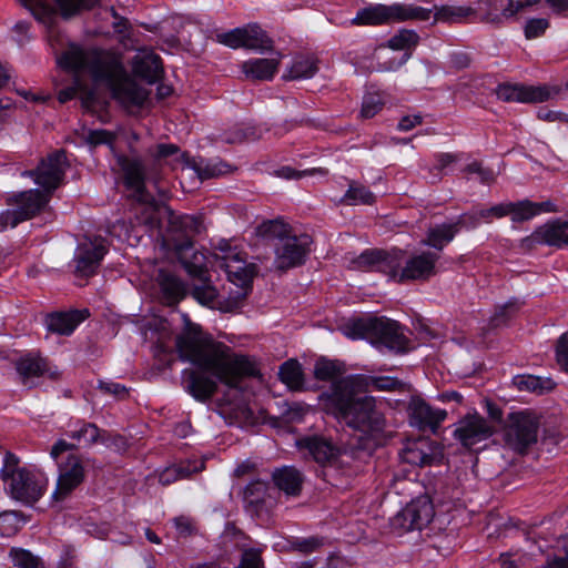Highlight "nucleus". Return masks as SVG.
<instances>
[{
	"label": "nucleus",
	"instance_id": "1",
	"mask_svg": "<svg viewBox=\"0 0 568 568\" xmlns=\"http://www.w3.org/2000/svg\"><path fill=\"white\" fill-rule=\"evenodd\" d=\"M175 346L182 361H187L201 372L186 368L182 372L184 389L195 399L205 402L217 389L216 381L209 377L211 373L219 382L236 388L244 377L257 374L255 365L244 355H233L223 343L210 342L202 336L201 327L187 322L176 336Z\"/></svg>",
	"mask_w": 568,
	"mask_h": 568
},
{
	"label": "nucleus",
	"instance_id": "2",
	"mask_svg": "<svg viewBox=\"0 0 568 568\" xmlns=\"http://www.w3.org/2000/svg\"><path fill=\"white\" fill-rule=\"evenodd\" d=\"M59 63L70 70L88 72L95 82H104L112 97L126 109L142 106L149 97V91L131 79L120 60L106 51L72 43Z\"/></svg>",
	"mask_w": 568,
	"mask_h": 568
},
{
	"label": "nucleus",
	"instance_id": "3",
	"mask_svg": "<svg viewBox=\"0 0 568 568\" xmlns=\"http://www.w3.org/2000/svg\"><path fill=\"white\" fill-rule=\"evenodd\" d=\"M353 385L344 387L343 378L332 384L331 390L321 395L327 413L341 424L365 435H375L385 427V418L375 407L371 396H359Z\"/></svg>",
	"mask_w": 568,
	"mask_h": 568
},
{
	"label": "nucleus",
	"instance_id": "4",
	"mask_svg": "<svg viewBox=\"0 0 568 568\" xmlns=\"http://www.w3.org/2000/svg\"><path fill=\"white\" fill-rule=\"evenodd\" d=\"M120 165L124 175V184L134 191L138 200L135 220L146 232L161 229L162 219L168 207L161 206L145 189V173L143 163L136 159L122 158Z\"/></svg>",
	"mask_w": 568,
	"mask_h": 568
},
{
	"label": "nucleus",
	"instance_id": "5",
	"mask_svg": "<svg viewBox=\"0 0 568 568\" xmlns=\"http://www.w3.org/2000/svg\"><path fill=\"white\" fill-rule=\"evenodd\" d=\"M351 339H366L378 349L390 348V321L385 316L353 317L339 326Z\"/></svg>",
	"mask_w": 568,
	"mask_h": 568
},
{
	"label": "nucleus",
	"instance_id": "6",
	"mask_svg": "<svg viewBox=\"0 0 568 568\" xmlns=\"http://www.w3.org/2000/svg\"><path fill=\"white\" fill-rule=\"evenodd\" d=\"M539 426V418L532 412L510 413L504 428L505 442L515 452L524 454L537 442Z\"/></svg>",
	"mask_w": 568,
	"mask_h": 568
},
{
	"label": "nucleus",
	"instance_id": "7",
	"mask_svg": "<svg viewBox=\"0 0 568 568\" xmlns=\"http://www.w3.org/2000/svg\"><path fill=\"white\" fill-rule=\"evenodd\" d=\"M70 164L64 150H55L41 159L38 166L21 173L22 176L32 178L45 194H51L63 184Z\"/></svg>",
	"mask_w": 568,
	"mask_h": 568
},
{
	"label": "nucleus",
	"instance_id": "8",
	"mask_svg": "<svg viewBox=\"0 0 568 568\" xmlns=\"http://www.w3.org/2000/svg\"><path fill=\"white\" fill-rule=\"evenodd\" d=\"M48 477L40 470L22 467L9 480L10 496L26 506H33L48 487Z\"/></svg>",
	"mask_w": 568,
	"mask_h": 568
},
{
	"label": "nucleus",
	"instance_id": "9",
	"mask_svg": "<svg viewBox=\"0 0 568 568\" xmlns=\"http://www.w3.org/2000/svg\"><path fill=\"white\" fill-rule=\"evenodd\" d=\"M435 515L432 500L427 496H419L408 503L393 517V535L402 536L413 530H422Z\"/></svg>",
	"mask_w": 568,
	"mask_h": 568
},
{
	"label": "nucleus",
	"instance_id": "10",
	"mask_svg": "<svg viewBox=\"0 0 568 568\" xmlns=\"http://www.w3.org/2000/svg\"><path fill=\"white\" fill-rule=\"evenodd\" d=\"M540 0H508L506 7L498 0H477L473 3L471 21L500 24L504 20L515 17L528 7L537 4Z\"/></svg>",
	"mask_w": 568,
	"mask_h": 568
},
{
	"label": "nucleus",
	"instance_id": "11",
	"mask_svg": "<svg viewBox=\"0 0 568 568\" xmlns=\"http://www.w3.org/2000/svg\"><path fill=\"white\" fill-rule=\"evenodd\" d=\"M57 466L58 479L51 499L53 503H62L84 481L85 469L81 458L73 454L58 462Z\"/></svg>",
	"mask_w": 568,
	"mask_h": 568
},
{
	"label": "nucleus",
	"instance_id": "12",
	"mask_svg": "<svg viewBox=\"0 0 568 568\" xmlns=\"http://www.w3.org/2000/svg\"><path fill=\"white\" fill-rule=\"evenodd\" d=\"M312 237L307 234L293 235L284 239L275 246V267L286 271L304 264L310 253Z\"/></svg>",
	"mask_w": 568,
	"mask_h": 568
},
{
	"label": "nucleus",
	"instance_id": "13",
	"mask_svg": "<svg viewBox=\"0 0 568 568\" xmlns=\"http://www.w3.org/2000/svg\"><path fill=\"white\" fill-rule=\"evenodd\" d=\"M220 251L223 253L219 258V265L227 275L230 282L234 283L241 288H246L251 285L255 266L248 264L242 252H237L229 247L227 243L220 245Z\"/></svg>",
	"mask_w": 568,
	"mask_h": 568
},
{
	"label": "nucleus",
	"instance_id": "14",
	"mask_svg": "<svg viewBox=\"0 0 568 568\" xmlns=\"http://www.w3.org/2000/svg\"><path fill=\"white\" fill-rule=\"evenodd\" d=\"M106 252L105 240L101 237L79 244L73 256L74 275L81 278L93 276Z\"/></svg>",
	"mask_w": 568,
	"mask_h": 568
},
{
	"label": "nucleus",
	"instance_id": "15",
	"mask_svg": "<svg viewBox=\"0 0 568 568\" xmlns=\"http://www.w3.org/2000/svg\"><path fill=\"white\" fill-rule=\"evenodd\" d=\"M169 246L173 248L189 275L197 280H206L209 276L207 255L205 252L195 250L193 241L189 236L173 239L172 242H169Z\"/></svg>",
	"mask_w": 568,
	"mask_h": 568
},
{
	"label": "nucleus",
	"instance_id": "16",
	"mask_svg": "<svg viewBox=\"0 0 568 568\" xmlns=\"http://www.w3.org/2000/svg\"><path fill=\"white\" fill-rule=\"evenodd\" d=\"M220 43L232 49L247 48L261 50L271 47V40L257 24H248L244 28H235L229 32L219 33Z\"/></svg>",
	"mask_w": 568,
	"mask_h": 568
},
{
	"label": "nucleus",
	"instance_id": "17",
	"mask_svg": "<svg viewBox=\"0 0 568 568\" xmlns=\"http://www.w3.org/2000/svg\"><path fill=\"white\" fill-rule=\"evenodd\" d=\"M495 429L485 417L478 413L464 416L454 430V437L466 448L493 436Z\"/></svg>",
	"mask_w": 568,
	"mask_h": 568
},
{
	"label": "nucleus",
	"instance_id": "18",
	"mask_svg": "<svg viewBox=\"0 0 568 568\" xmlns=\"http://www.w3.org/2000/svg\"><path fill=\"white\" fill-rule=\"evenodd\" d=\"M297 447L306 452L322 467L338 468L341 448L324 436H305L297 440Z\"/></svg>",
	"mask_w": 568,
	"mask_h": 568
},
{
	"label": "nucleus",
	"instance_id": "19",
	"mask_svg": "<svg viewBox=\"0 0 568 568\" xmlns=\"http://www.w3.org/2000/svg\"><path fill=\"white\" fill-rule=\"evenodd\" d=\"M28 8L33 17L43 23H50L54 17V10L48 3L40 0H19ZM63 17H71L82 9L93 8L99 0H54Z\"/></svg>",
	"mask_w": 568,
	"mask_h": 568
},
{
	"label": "nucleus",
	"instance_id": "20",
	"mask_svg": "<svg viewBox=\"0 0 568 568\" xmlns=\"http://www.w3.org/2000/svg\"><path fill=\"white\" fill-rule=\"evenodd\" d=\"M446 417L445 409L432 407L422 398L410 399L408 419L413 427L436 434Z\"/></svg>",
	"mask_w": 568,
	"mask_h": 568
},
{
	"label": "nucleus",
	"instance_id": "21",
	"mask_svg": "<svg viewBox=\"0 0 568 568\" xmlns=\"http://www.w3.org/2000/svg\"><path fill=\"white\" fill-rule=\"evenodd\" d=\"M400 462L413 466H428L437 460V446L426 437L407 439L398 453Z\"/></svg>",
	"mask_w": 568,
	"mask_h": 568
},
{
	"label": "nucleus",
	"instance_id": "22",
	"mask_svg": "<svg viewBox=\"0 0 568 568\" xmlns=\"http://www.w3.org/2000/svg\"><path fill=\"white\" fill-rule=\"evenodd\" d=\"M51 196L40 190H28L14 193L7 199V204L14 206L21 221H28L38 215L49 203Z\"/></svg>",
	"mask_w": 568,
	"mask_h": 568
},
{
	"label": "nucleus",
	"instance_id": "23",
	"mask_svg": "<svg viewBox=\"0 0 568 568\" xmlns=\"http://www.w3.org/2000/svg\"><path fill=\"white\" fill-rule=\"evenodd\" d=\"M527 247L546 244L549 246L562 247L568 245V222L556 220L537 227L532 234L523 240Z\"/></svg>",
	"mask_w": 568,
	"mask_h": 568
},
{
	"label": "nucleus",
	"instance_id": "24",
	"mask_svg": "<svg viewBox=\"0 0 568 568\" xmlns=\"http://www.w3.org/2000/svg\"><path fill=\"white\" fill-rule=\"evenodd\" d=\"M498 97L507 102L535 103L550 99L551 91L546 85L506 84L499 87Z\"/></svg>",
	"mask_w": 568,
	"mask_h": 568
},
{
	"label": "nucleus",
	"instance_id": "25",
	"mask_svg": "<svg viewBox=\"0 0 568 568\" xmlns=\"http://www.w3.org/2000/svg\"><path fill=\"white\" fill-rule=\"evenodd\" d=\"M16 369L20 382L28 388L37 386L34 379L43 375H49L51 379L58 378V372H51L49 364L44 358L33 356L31 354L19 358L16 363Z\"/></svg>",
	"mask_w": 568,
	"mask_h": 568
},
{
	"label": "nucleus",
	"instance_id": "26",
	"mask_svg": "<svg viewBox=\"0 0 568 568\" xmlns=\"http://www.w3.org/2000/svg\"><path fill=\"white\" fill-rule=\"evenodd\" d=\"M439 256L434 252H423L410 257L399 274V281H426L436 274V262Z\"/></svg>",
	"mask_w": 568,
	"mask_h": 568
},
{
	"label": "nucleus",
	"instance_id": "27",
	"mask_svg": "<svg viewBox=\"0 0 568 568\" xmlns=\"http://www.w3.org/2000/svg\"><path fill=\"white\" fill-rule=\"evenodd\" d=\"M505 216H510L515 223L529 221L540 213L558 212L556 205L551 201L532 202L529 200H521L518 202L503 203Z\"/></svg>",
	"mask_w": 568,
	"mask_h": 568
},
{
	"label": "nucleus",
	"instance_id": "28",
	"mask_svg": "<svg viewBox=\"0 0 568 568\" xmlns=\"http://www.w3.org/2000/svg\"><path fill=\"white\" fill-rule=\"evenodd\" d=\"M272 480L287 497H297L302 493L304 475L294 466H283L273 470Z\"/></svg>",
	"mask_w": 568,
	"mask_h": 568
},
{
	"label": "nucleus",
	"instance_id": "29",
	"mask_svg": "<svg viewBox=\"0 0 568 568\" xmlns=\"http://www.w3.org/2000/svg\"><path fill=\"white\" fill-rule=\"evenodd\" d=\"M419 40L417 32L409 29H400L393 36V69L402 67L410 59Z\"/></svg>",
	"mask_w": 568,
	"mask_h": 568
},
{
	"label": "nucleus",
	"instance_id": "30",
	"mask_svg": "<svg viewBox=\"0 0 568 568\" xmlns=\"http://www.w3.org/2000/svg\"><path fill=\"white\" fill-rule=\"evenodd\" d=\"M88 310H73L70 312H58L47 316L45 324L50 332L60 335H70L75 327L89 317Z\"/></svg>",
	"mask_w": 568,
	"mask_h": 568
},
{
	"label": "nucleus",
	"instance_id": "31",
	"mask_svg": "<svg viewBox=\"0 0 568 568\" xmlns=\"http://www.w3.org/2000/svg\"><path fill=\"white\" fill-rule=\"evenodd\" d=\"M133 72L136 77L152 84L163 75L162 60L153 52H141L133 60Z\"/></svg>",
	"mask_w": 568,
	"mask_h": 568
},
{
	"label": "nucleus",
	"instance_id": "32",
	"mask_svg": "<svg viewBox=\"0 0 568 568\" xmlns=\"http://www.w3.org/2000/svg\"><path fill=\"white\" fill-rule=\"evenodd\" d=\"M433 14L434 23H468L471 21L473 6H457V4H443V6H434Z\"/></svg>",
	"mask_w": 568,
	"mask_h": 568
},
{
	"label": "nucleus",
	"instance_id": "33",
	"mask_svg": "<svg viewBox=\"0 0 568 568\" xmlns=\"http://www.w3.org/2000/svg\"><path fill=\"white\" fill-rule=\"evenodd\" d=\"M343 384L344 387H349L353 385L361 393L372 390H389L390 377L355 374L343 377Z\"/></svg>",
	"mask_w": 568,
	"mask_h": 568
},
{
	"label": "nucleus",
	"instance_id": "34",
	"mask_svg": "<svg viewBox=\"0 0 568 568\" xmlns=\"http://www.w3.org/2000/svg\"><path fill=\"white\" fill-rule=\"evenodd\" d=\"M204 469L203 460H186L176 465L166 467L159 474V481L163 486H168L179 479L190 477L194 473L202 471Z\"/></svg>",
	"mask_w": 568,
	"mask_h": 568
},
{
	"label": "nucleus",
	"instance_id": "35",
	"mask_svg": "<svg viewBox=\"0 0 568 568\" xmlns=\"http://www.w3.org/2000/svg\"><path fill=\"white\" fill-rule=\"evenodd\" d=\"M278 61L275 59H251L242 64V71L252 80H272L277 71Z\"/></svg>",
	"mask_w": 568,
	"mask_h": 568
},
{
	"label": "nucleus",
	"instance_id": "36",
	"mask_svg": "<svg viewBox=\"0 0 568 568\" xmlns=\"http://www.w3.org/2000/svg\"><path fill=\"white\" fill-rule=\"evenodd\" d=\"M457 235V229L453 222L435 224L427 230L426 239L423 243L437 251L444 250Z\"/></svg>",
	"mask_w": 568,
	"mask_h": 568
},
{
	"label": "nucleus",
	"instance_id": "37",
	"mask_svg": "<svg viewBox=\"0 0 568 568\" xmlns=\"http://www.w3.org/2000/svg\"><path fill=\"white\" fill-rule=\"evenodd\" d=\"M353 267L364 271H383L389 266L388 253L384 250L372 248L364 251L352 261Z\"/></svg>",
	"mask_w": 568,
	"mask_h": 568
},
{
	"label": "nucleus",
	"instance_id": "38",
	"mask_svg": "<svg viewBox=\"0 0 568 568\" xmlns=\"http://www.w3.org/2000/svg\"><path fill=\"white\" fill-rule=\"evenodd\" d=\"M158 282L163 296L169 304L178 303L185 295V286L183 282L174 274L160 270Z\"/></svg>",
	"mask_w": 568,
	"mask_h": 568
},
{
	"label": "nucleus",
	"instance_id": "39",
	"mask_svg": "<svg viewBox=\"0 0 568 568\" xmlns=\"http://www.w3.org/2000/svg\"><path fill=\"white\" fill-rule=\"evenodd\" d=\"M64 52L65 51H63L61 53V55H59L57 58V62H59V59L63 55ZM58 64L63 69V67L60 63H58ZM64 70L73 73L74 82H73V85L67 87L59 91V93H58L59 102L65 103V102L72 100L78 93H81V98H82L84 104L88 105L89 103H91L94 100V92L92 90L87 89L82 84V82L79 80V74L84 73V71H80V70L75 71V70H70L67 68H64ZM85 74H89V73L85 72Z\"/></svg>",
	"mask_w": 568,
	"mask_h": 568
},
{
	"label": "nucleus",
	"instance_id": "40",
	"mask_svg": "<svg viewBox=\"0 0 568 568\" xmlns=\"http://www.w3.org/2000/svg\"><path fill=\"white\" fill-rule=\"evenodd\" d=\"M265 131H267V129L261 125L237 124L225 132L222 139L224 142L231 144L252 142L260 140Z\"/></svg>",
	"mask_w": 568,
	"mask_h": 568
},
{
	"label": "nucleus",
	"instance_id": "41",
	"mask_svg": "<svg viewBox=\"0 0 568 568\" xmlns=\"http://www.w3.org/2000/svg\"><path fill=\"white\" fill-rule=\"evenodd\" d=\"M389 20L390 7L376 4L361 9L352 22L358 26H378L387 23Z\"/></svg>",
	"mask_w": 568,
	"mask_h": 568
},
{
	"label": "nucleus",
	"instance_id": "42",
	"mask_svg": "<svg viewBox=\"0 0 568 568\" xmlns=\"http://www.w3.org/2000/svg\"><path fill=\"white\" fill-rule=\"evenodd\" d=\"M417 347L414 333L407 326L393 320V353L407 354Z\"/></svg>",
	"mask_w": 568,
	"mask_h": 568
},
{
	"label": "nucleus",
	"instance_id": "43",
	"mask_svg": "<svg viewBox=\"0 0 568 568\" xmlns=\"http://www.w3.org/2000/svg\"><path fill=\"white\" fill-rule=\"evenodd\" d=\"M280 381L292 390H301L304 386L302 366L296 359H287L278 369Z\"/></svg>",
	"mask_w": 568,
	"mask_h": 568
},
{
	"label": "nucleus",
	"instance_id": "44",
	"mask_svg": "<svg viewBox=\"0 0 568 568\" xmlns=\"http://www.w3.org/2000/svg\"><path fill=\"white\" fill-rule=\"evenodd\" d=\"M268 490V484L261 479H254L243 490V500L253 511L262 510Z\"/></svg>",
	"mask_w": 568,
	"mask_h": 568
},
{
	"label": "nucleus",
	"instance_id": "45",
	"mask_svg": "<svg viewBox=\"0 0 568 568\" xmlns=\"http://www.w3.org/2000/svg\"><path fill=\"white\" fill-rule=\"evenodd\" d=\"M433 10L419 6L393 3V21H428L432 18Z\"/></svg>",
	"mask_w": 568,
	"mask_h": 568
},
{
	"label": "nucleus",
	"instance_id": "46",
	"mask_svg": "<svg viewBox=\"0 0 568 568\" xmlns=\"http://www.w3.org/2000/svg\"><path fill=\"white\" fill-rule=\"evenodd\" d=\"M519 390L544 394L555 388L556 383L551 378H541L534 375H519L514 379Z\"/></svg>",
	"mask_w": 568,
	"mask_h": 568
},
{
	"label": "nucleus",
	"instance_id": "47",
	"mask_svg": "<svg viewBox=\"0 0 568 568\" xmlns=\"http://www.w3.org/2000/svg\"><path fill=\"white\" fill-rule=\"evenodd\" d=\"M318 71L317 60L311 57L296 58L287 74L284 75L288 80L308 79Z\"/></svg>",
	"mask_w": 568,
	"mask_h": 568
},
{
	"label": "nucleus",
	"instance_id": "48",
	"mask_svg": "<svg viewBox=\"0 0 568 568\" xmlns=\"http://www.w3.org/2000/svg\"><path fill=\"white\" fill-rule=\"evenodd\" d=\"M399 393V397L393 396V409L402 410L405 409L407 414L409 415V405L410 399H419L416 395L415 389L409 383L399 381L396 377H393V394Z\"/></svg>",
	"mask_w": 568,
	"mask_h": 568
},
{
	"label": "nucleus",
	"instance_id": "49",
	"mask_svg": "<svg viewBox=\"0 0 568 568\" xmlns=\"http://www.w3.org/2000/svg\"><path fill=\"white\" fill-rule=\"evenodd\" d=\"M341 202L346 205H369L375 202V195L366 186L353 182Z\"/></svg>",
	"mask_w": 568,
	"mask_h": 568
},
{
	"label": "nucleus",
	"instance_id": "50",
	"mask_svg": "<svg viewBox=\"0 0 568 568\" xmlns=\"http://www.w3.org/2000/svg\"><path fill=\"white\" fill-rule=\"evenodd\" d=\"M257 233L266 239L278 240L283 243L284 239L293 236L291 226L281 220L265 221L257 227Z\"/></svg>",
	"mask_w": 568,
	"mask_h": 568
},
{
	"label": "nucleus",
	"instance_id": "51",
	"mask_svg": "<svg viewBox=\"0 0 568 568\" xmlns=\"http://www.w3.org/2000/svg\"><path fill=\"white\" fill-rule=\"evenodd\" d=\"M101 435L102 429L95 424L83 422L79 429L72 430L69 436L84 447H91L100 443Z\"/></svg>",
	"mask_w": 568,
	"mask_h": 568
},
{
	"label": "nucleus",
	"instance_id": "52",
	"mask_svg": "<svg viewBox=\"0 0 568 568\" xmlns=\"http://www.w3.org/2000/svg\"><path fill=\"white\" fill-rule=\"evenodd\" d=\"M344 373V366L338 361L318 359L314 367V376L320 381H331Z\"/></svg>",
	"mask_w": 568,
	"mask_h": 568
},
{
	"label": "nucleus",
	"instance_id": "53",
	"mask_svg": "<svg viewBox=\"0 0 568 568\" xmlns=\"http://www.w3.org/2000/svg\"><path fill=\"white\" fill-rule=\"evenodd\" d=\"M9 557L17 568H44L43 561L26 549L11 548Z\"/></svg>",
	"mask_w": 568,
	"mask_h": 568
},
{
	"label": "nucleus",
	"instance_id": "54",
	"mask_svg": "<svg viewBox=\"0 0 568 568\" xmlns=\"http://www.w3.org/2000/svg\"><path fill=\"white\" fill-rule=\"evenodd\" d=\"M519 308L520 304L516 300L509 301L506 304L498 306L494 315L490 317L489 326L491 328H497L506 325Z\"/></svg>",
	"mask_w": 568,
	"mask_h": 568
},
{
	"label": "nucleus",
	"instance_id": "55",
	"mask_svg": "<svg viewBox=\"0 0 568 568\" xmlns=\"http://www.w3.org/2000/svg\"><path fill=\"white\" fill-rule=\"evenodd\" d=\"M200 284L193 286L192 295L203 305L212 304L217 297V291L211 285L209 276L206 280H199Z\"/></svg>",
	"mask_w": 568,
	"mask_h": 568
},
{
	"label": "nucleus",
	"instance_id": "56",
	"mask_svg": "<svg viewBox=\"0 0 568 568\" xmlns=\"http://www.w3.org/2000/svg\"><path fill=\"white\" fill-rule=\"evenodd\" d=\"M172 224L181 229L184 235L181 239L189 236L192 240V234H197L201 231V221L193 215H183L175 217Z\"/></svg>",
	"mask_w": 568,
	"mask_h": 568
},
{
	"label": "nucleus",
	"instance_id": "57",
	"mask_svg": "<svg viewBox=\"0 0 568 568\" xmlns=\"http://www.w3.org/2000/svg\"><path fill=\"white\" fill-rule=\"evenodd\" d=\"M323 538L312 536L307 538H295L294 540L291 541V547L295 551L307 555L320 549L323 546Z\"/></svg>",
	"mask_w": 568,
	"mask_h": 568
},
{
	"label": "nucleus",
	"instance_id": "58",
	"mask_svg": "<svg viewBox=\"0 0 568 568\" xmlns=\"http://www.w3.org/2000/svg\"><path fill=\"white\" fill-rule=\"evenodd\" d=\"M235 568H264L261 550L256 548L244 549L240 564Z\"/></svg>",
	"mask_w": 568,
	"mask_h": 568
},
{
	"label": "nucleus",
	"instance_id": "59",
	"mask_svg": "<svg viewBox=\"0 0 568 568\" xmlns=\"http://www.w3.org/2000/svg\"><path fill=\"white\" fill-rule=\"evenodd\" d=\"M549 28V21L546 18H532L527 20L524 33L526 39L531 40L541 37Z\"/></svg>",
	"mask_w": 568,
	"mask_h": 568
},
{
	"label": "nucleus",
	"instance_id": "60",
	"mask_svg": "<svg viewBox=\"0 0 568 568\" xmlns=\"http://www.w3.org/2000/svg\"><path fill=\"white\" fill-rule=\"evenodd\" d=\"M100 443L116 453H123L128 448V442L124 436L106 430H102Z\"/></svg>",
	"mask_w": 568,
	"mask_h": 568
},
{
	"label": "nucleus",
	"instance_id": "61",
	"mask_svg": "<svg viewBox=\"0 0 568 568\" xmlns=\"http://www.w3.org/2000/svg\"><path fill=\"white\" fill-rule=\"evenodd\" d=\"M382 100L378 94L369 93L364 97L361 116L364 119H371L382 109Z\"/></svg>",
	"mask_w": 568,
	"mask_h": 568
},
{
	"label": "nucleus",
	"instance_id": "62",
	"mask_svg": "<svg viewBox=\"0 0 568 568\" xmlns=\"http://www.w3.org/2000/svg\"><path fill=\"white\" fill-rule=\"evenodd\" d=\"M555 355L558 366L568 373V331L557 339Z\"/></svg>",
	"mask_w": 568,
	"mask_h": 568
},
{
	"label": "nucleus",
	"instance_id": "63",
	"mask_svg": "<svg viewBox=\"0 0 568 568\" xmlns=\"http://www.w3.org/2000/svg\"><path fill=\"white\" fill-rule=\"evenodd\" d=\"M454 226L457 229V234L462 230L470 231L475 230L480 225L476 210H471L469 212L460 214L456 221L453 222Z\"/></svg>",
	"mask_w": 568,
	"mask_h": 568
},
{
	"label": "nucleus",
	"instance_id": "64",
	"mask_svg": "<svg viewBox=\"0 0 568 568\" xmlns=\"http://www.w3.org/2000/svg\"><path fill=\"white\" fill-rule=\"evenodd\" d=\"M98 388L104 394L111 395L116 399H124L129 396V389L123 384L112 381H100Z\"/></svg>",
	"mask_w": 568,
	"mask_h": 568
}]
</instances>
